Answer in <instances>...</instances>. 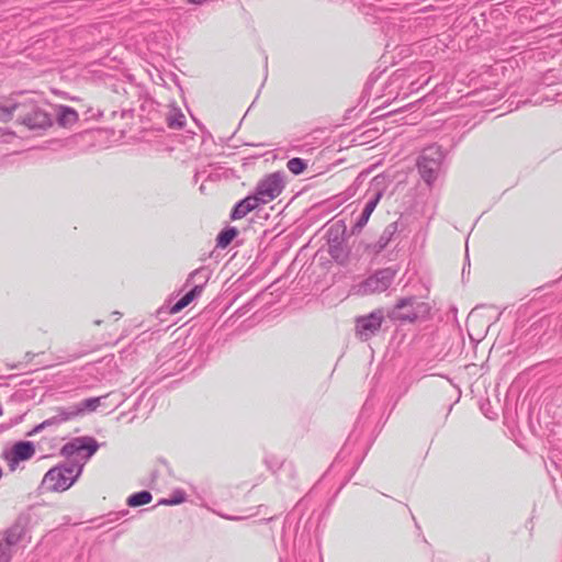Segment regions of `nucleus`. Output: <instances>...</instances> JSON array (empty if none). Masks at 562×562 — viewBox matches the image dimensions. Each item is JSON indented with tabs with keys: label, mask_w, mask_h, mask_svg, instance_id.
<instances>
[{
	"label": "nucleus",
	"mask_w": 562,
	"mask_h": 562,
	"mask_svg": "<svg viewBox=\"0 0 562 562\" xmlns=\"http://www.w3.org/2000/svg\"><path fill=\"white\" fill-rule=\"evenodd\" d=\"M203 291L202 285H195L191 291H189L186 295H183L177 303H175L171 308V314H177L187 307L196 296L201 295Z\"/></svg>",
	"instance_id": "ddd939ff"
},
{
	"label": "nucleus",
	"mask_w": 562,
	"mask_h": 562,
	"mask_svg": "<svg viewBox=\"0 0 562 562\" xmlns=\"http://www.w3.org/2000/svg\"><path fill=\"white\" fill-rule=\"evenodd\" d=\"M475 321H476V315L474 312H472L468 317V322H467L468 326H472L475 323Z\"/></svg>",
	"instance_id": "4be33fe9"
},
{
	"label": "nucleus",
	"mask_w": 562,
	"mask_h": 562,
	"mask_svg": "<svg viewBox=\"0 0 562 562\" xmlns=\"http://www.w3.org/2000/svg\"><path fill=\"white\" fill-rule=\"evenodd\" d=\"M189 3H193V4H202L204 3L206 0H187Z\"/></svg>",
	"instance_id": "5701e85b"
},
{
	"label": "nucleus",
	"mask_w": 562,
	"mask_h": 562,
	"mask_svg": "<svg viewBox=\"0 0 562 562\" xmlns=\"http://www.w3.org/2000/svg\"><path fill=\"white\" fill-rule=\"evenodd\" d=\"M428 305L415 300H402L391 312V317L402 322H414L428 314Z\"/></svg>",
	"instance_id": "20e7f679"
},
{
	"label": "nucleus",
	"mask_w": 562,
	"mask_h": 562,
	"mask_svg": "<svg viewBox=\"0 0 562 562\" xmlns=\"http://www.w3.org/2000/svg\"><path fill=\"white\" fill-rule=\"evenodd\" d=\"M284 189L283 177L279 172L267 175L256 188L255 198L260 204H267L277 199Z\"/></svg>",
	"instance_id": "7ed1b4c3"
},
{
	"label": "nucleus",
	"mask_w": 562,
	"mask_h": 562,
	"mask_svg": "<svg viewBox=\"0 0 562 562\" xmlns=\"http://www.w3.org/2000/svg\"><path fill=\"white\" fill-rule=\"evenodd\" d=\"M381 313H372L369 316L361 317L357 321V331L361 338L367 339L381 327Z\"/></svg>",
	"instance_id": "6e6552de"
},
{
	"label": "nucleus",
	"mask_w": 562,
	"mask_h": 562,
	"mask_svg": "<svg viewBox=\"0 0 562 562\" xmlns=\"http://www.w3.org/2000/svg\"><path fill=\"white\" fill-rule=\"evenodd\" d=\"M260 205L259 201L255 198V195L246 196L244 200L238 202L232 211L231 218L232 220H240L245 217L248 213L254 211Z\"/></svg>",
	"instance_id": "9d476101"
},
{
	"label": "nucleus",
	"mask_w": 562,
	"mask_h": 562,
	"mask_svg": "<svg viewBox=\"0 0 562 562\" xmlns=\"http://www.w3.org/2000/svg\"><path fill=\"white\" fill-rule=\"evenodd\" d=\"M99 405H100L99 397L87 398L76 406V411L74 412V414L78 415L86 411L92 412V411L97 409V407Z\"/></svg>",
	"instance_id": "a211bd4d"
},
{
	"label": "nucleus",
	"mask_w": 562,
	"mask_h": 562,
	"mask_svg": "<svg viewBox=\"0 0 562 562\" xmlns=\"http://www.w3.org/2000/svg\"><path fill=\"white\" fill-rule=\"evenodd\" d=\"M50 339L44 337V339L40 342H34L30 350L25 351L21 359H18L12 363V368H20L25 364L33 362L34 358L44 355L46 351L50 349Z\"/></svg>",
	"instance_id": "1a4fd4ad"
},
{
	"label": "nucleus",
	"mask_w": 562,
	"mask_h": 562,
	"mask_svg": "<svg viewBox=\"0 0 562 562\" xmlns=\"http://www.w3.org/2000/svg\"><path fill=\"white\" fill-rule=\"evenodd\" d=\"M380 198H381V193H376L375 196L372 200L367 202V204H366V206H364V209L362 211V214H361L360 218L357 222V226L358 227L361 228V227H363L368 223L372 212L374 211V209L376 207V205H378V203L380 201Z\"/></svg>",
	"instance_id": "4468645a"
},
{
	"label": "nucleus",
	"mask_w": 562,
	"mask_h": 562,
	"mask_svg": "<svg viewBox=\"0 0 562 562\" xmlns=\"http://www.w3.org/2000/svg\"><path fill=\"white\" fill-rule=\"evenodd\" d=\"M395 272L391 269L375 272L361 284L362 294L372 295L384 292L393 282Z\"/></svg>",
	"instance_id": "39448f33"
},
{
	"label": "nucleus",
	"mask_w": 562,
	"mask_h": 562,
	"mask_svg": "<svg viewBox=\"0 0 562 562\" xmlns=\"http://www.w3.org/2000/svg\"><path fill=\"white\" fill-rule=\"evenodd\" d=\"M0 562H9V555L2 544H0Z\"/></svg>",
	"instance_id": "412c9836"
},
{
	"label": "nucleus",
	"mask_w": 562,
	"mask_h": 562,
	"mask_svg": "<svg viewBox=\"0 0 562 562\" xmlns=\"http://www.w3.org/2000/svg\"><path fill=\"white\" fill-rule=\"evenodd\" d=\"M81 467L57 465L46 472L42 480V487L47 492H64L77 481Z\"/></svg>",
	"instance_id": "f03ea898"
},
{
	"label": "nucleus",
	"mask_w": 562,
	"mask_h": 562,
	"mask_svg": "<svg viewBox=\"0 0 562 562\" xmlns=\"http://www.w3.org/2000/svg\"><path fill=\"white\" fill-rule=\"evenodd\" d=\"M419 172L423 178L429 183L435 179V175L438 169V162L435 159H430L426 154L420 157L418 161Z\"/></svg>",
	"instance_id": "f8f14e48"
},
{
	"label": "nucleus",
	"mask_w": 562,
	"mask_h": 562,
	"mask_svg": "<svg viewBox=\"0 0 562 562\" xmlns=\"http://www.w3.org/2000/svg\"><path fill=\"white\" fill-rule=\"evenodd\" d=\"M19 103L2 104L0 103V121L3 123L10 122L15 119L18 113Z\"/></svg>",
	"instance_id": "f3484780"
},
{
	"label": "nucleus",
	"mask_w": 562,
	"mask_h": 562,
	"mask_svg": "<svg viewBox=\"0 0 562 562\" xmlns=\"http://www.w3.org/2000/svg\"><path fill=\"white\" fill-rule=\"evenodd\" d=\"M184 125V116L182 114L168 117V126L172 128H179Z\"/></svg>",
	"instance_id": "aec40b11"
},
{
	"label": "nucleus",
	"mask_w": 562,
	"mask_h": 562,
	"mask_svg": "<svg viewBox=\"0 0 562 562\" xmlns=\"http://www.w3.org/2000/svg\"><path fill=\"white\" fill-rule=\"evenodd\" d=\"M15 122L30 131L44 132L54 125V117L45 104L26 100L19 103Z\"/></svg>",
	"instance_id": "f257e3e1"
},
{
	"label": "nucleus",
	"mask_w": 562,
	"mask_h": 562,
	"mask_svg": "<svg viewBox=\"0 0 562 562\" xmlns=\"http://www.w3.org/2000/svg\"><path fill=\"white\" fill-rule=\"evenodd\" d=\"M151 494L147 491L138 492L131 495L127 499V504L132 507L149 504L151 502Z\"/></svg>",
	"instance_id": "dca6fc26"
},
{
	"label": "nucleus",
	"mask_w": 562,
	"mask_h": 562,
	"mask_svg": "<svg viewBox=\"0 0 562 562\" xmlns=\"http://www.w3.org/2000/svg\"><path fill=\"white\" fill-rule=\"evenodd\" d=\"M288 169L293 175L297 176L301 175L306 169V164L301 158H292L286 164Z\"/></svg>",
	"instance_id": "6ab92c4d"
},
{
	"label": "nucleus",
	"mask_w": 562,
	"mask_h": 562,
	"mask_svg": "<svg viewBox=\"0 0 562 562\" xmlns=\"http://www.w3.org/2000/svg\"><path fill=\"white\" fill-rule=\"evenodd\" d=\"M83 450L87 451L86 458H90L98 450V445L93 439L76 438L63 447L61 454L70 457Z\"/></svg>",
	"instance_id": "0eeeda50"
},
{
	"label": "nucleus",
	"mask_w": 562,
	"mask_h": 562,
	"mask_svg": "<svg viewBox=\"0 0 562 562\" xmlns=\"http://www.w3.org/2000/svg\"><path fill=\"white\" fill-rule=\"evenodd\" d=\"M238 231L235 227H229L220 233L216 238V246L220 248H226L232 240L237 236Z\"/></svg>",
	"instance_id": "2eb2a0df"
},
{
	"label": "nucleus",
	"mask_w": 562,
	"mask_h": 562,
	"mask_svg": "<svg viewBox=\"0 0 562 562\" xmlns=\"http://www.w3.org/2000/svg\"><path fill=\"white\" fill-rule=\"evenodd\" d=\"M35 453V448L30 441H21L15 443L7 454V460L11 470H14L21 461L30 460Z\"/></svg>",
	"instance_id": "423d86ee"
},
{
	"label": "nucleus",
	"mask_w": 562,
	"mask_h": 562,
	"mask_svg": "<svg viewBox=\"0 0 562 562\" xmlns=\"http://www.w3.org/2000/svg\"><path fill=\"white\" fill-rule=\"evenodd\" d=\"M56 120L61 127L70 128L78 122L79 114L72 108L59 105L56 111Z\"/></svg>",
	"instance_id": "9b49d317"
}]
</instances>
